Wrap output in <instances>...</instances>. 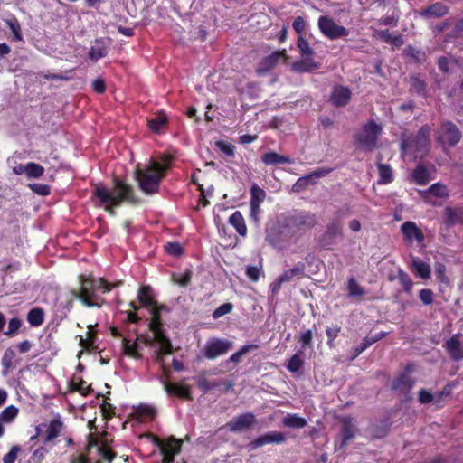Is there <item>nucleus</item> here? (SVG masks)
Segmentation results:
<instances>
[{"instance_id": "nucleus-1", "label": "nucleus", "mask_w": 463, "mask_h": 463, "mask_svg": "<svg viewBox=\"0 0 463 463\" xmlns=\"http://www.w3.org/2000/svg\"><path fill=\"white\" fill-rule=\"evenodd\" d=\"M98 206L103 207L109 214H115V208L119 206L123 201L137 203L132 186L121 180H115L112 189L102 184H97L92 192Z\"/></svg>"}, {"instance_id": "nucleus-2", "label": "nucleus", "mask_w": 463, "mask_h": 463, "mask_svg": "<svg viewBox=\"0 0 463 463\" xmlns=\"http://www.w3.org/2000/svg\"><path fill=\"white\" fill-rule=\"evenodd\" d=\"M161 311H168V308L165 306L157 307L156 304L152 306L151 313L153 315V318L149 323V328L153 334V336L146 337L144 340L146 345L154 346L156 345L158 346L155 351L156 360L158 362L161 361V356L163 354H170L173 353L172 343L161 329Z\"/></svg>"}, {"instance_id": "nucleus-3", "label": "nucleus", "mask_w": 463, "mask_h": 463, "mask_svg": "<svg viewBox=\"0 0 463 463\" xmlns=\"http://www.w3.org/2000/svg\"><path fill=\"white\" fill-rule=\"evenodd\" d=\"M167 168L168 165H162L155 160L150 161L143 168L137 166L135 171V179L138 184L139 189L148 195L156 194Z\"/></svg>"}, {"instance_id": "nucleus-4", "label": "nucleus", "mask_w": 463, "mask_h": 463, "mask_svg": "<svg viewBox=\"0 0 463 463\" xmlns=\"http://www.w3.org/2000/svg\"><path fill=\"white\" fill-rule=\"evenodd\" d=\"M430 128L428 125L422 126L414 136L402 137L401 149L402 154L411 156L413 159L423 157L430 147Z\"/></svg>"}, {"instance_id": "nucleus-5", "label": "nucleus", "mask_w": 463, "mask_h": 463, "mask_svg": "<svg viewBox=\"0 0 463 463\" xmlns=\"http://www.w3.org/2000/svg\"><path fill=\"white\" fill-rule=\"evenodd\" d=\"M382 131V126L371 120L362 128L355 135L354 138L362 149L372 152L377 146L378 138Z\"/></svg>"}, {"instance_id": "nucleus-6", "label": "nucleus", "mask_w": 463, "mask_h": 463, "mask_svg": "<svg viewBox=\"0 0 463 463\" xmlns=\"http://www.w3.org/2000/svg\"><path fill=\"white\" fill-rule=\"evenodd\" d=\"M462 135L458 128L450 121L441 123L437 131V141L443 146L454 147L461 140Z\"/></svg>"}, {"instance_id": "nucleus-7", "label": "nucleus", "mask_w": 463, "mask_h": 463, "mask_svg": "<svg viewBox=\"0 0 463 463\" xmlns=\"http://www.w3.org/2000/svg\"><path fill=\"white\" fill-rule=\"evenodd\" d=\"M80 291L78 292L73 290L71 292L72 296L75 298L80 299L85 306L89 307H99V305L93 300L96 298L95 279L80 276Z\"/></svg>"}, {"instance_id": "nucleus-8", "label": "nucleus", "mask_w": 463, "mask_h": 463, "mask_svg": "<svg viewBox=\"0 0 463 463\" xmlns=\"http://www.w3.org/2000/svg\"><path fill=\"white\" fill-rule=\"evenodd\" d=\"M317 24L321 33L330 40H335L349 35L348 29L342 25L336 24L335 21L329 16H320Z\"/></svg>"}, {"instance_id": "nucleus-9", "label": "nucleus", "mask_w": 463, "mask_h": 463, "mask_svg": "<svg viewBox=\"0 0 463 463\" xmlns=\"http://www.w3.org/2000/svg\"><path fill=\"white\" fill-rule=\"evenodd\" d=\"M316 223V216L308 213L293 214L285 221L286 226L291 229L293 232H303L315 226Z\"/></svg>"}, {"instance_id": "nucleus-10", "label": "nucleus", "mask_w": 463, "mask_h": 463, "mask_svg": "<svg viewBox=\"0 0 463 463\" xmlns=\"http://www.w3.org/2000/svg\"><path fill=\"white\" fill-rule=\"evenodd\" d=\"M232 342L227 339L211 338L203 348V355L208 359H215L227 354L232 348Z\"/></svg>"}, {"instance_id": "nucleus-11", "label": "nucleus", "mask_w": 463, "mask_h": 463, "mask_svg": "<svg viewBox=\"0 0 463 463\" xmlns=\"http://www.w3.org/2000/svg\"><path fill=\"white\" fill-rule=\"evenodd\" d=\"M255 422V415L251 412H246L232 418L225 427L232 432H243L250 430Z\"/></svg>"}, {"instance_id": "nucleus-12", "label": "nucleus", "mask_w": 463, "mask_h": 463, "mask_svg": "<svg viewBox=\"0 0 463 463\" xmlns=\"http://www.w3.org/2000/svg\"><path fill=\"white\" fill-rule=\"evenodd\" d=\"M287 440V438L283 432L280 431H269L266 432L248 444L250 450H254L259 447H262L267 444H283Z\"/></svg>"}, {"instance_id": "nucleus-13", "label": "nucleus", "mask_w": 463, "mask_h": 463, "mask_svg": "<svg viewBox=\"0 0 463 463\" xmlns=\"http://www.w3.org/2000/svg\"><path fill=\"white\" fill-rule=\"evenodd\" d=\"M351 95L352 92L348 87L335 85L332 88L329 100L335 107H344L349 103Z\"/></svg>"}, {"instance_id": "nucleus-14", "label": "nucleus", "mask_w": 463, "mask_h": 463, "mask_svg": "<svg viewBox=\"0 0 463 463\" xmlns=\"http://www.w3.org/2000/svg\"><path fill=\"white\" fill-rule=\"evenodd\" d=\"M449 6L440 2H436L418 11L419 16L424 19L439 18L449 13Z\"/></svg>"}, {"instance_id": "nucleus-15", "label": "nucleus", "mask_w": 463, "mask_h": 463, "mask_svg": "<svg viewBox=\"0 0 463 463\" xmlns=\"http://www.w3.org/2000/svg\"><path fill=\"white\" fill-rule=\"evenodd\" d=\"M281 58H287L285 50L283 51H276L272 52L270 55L265 57L259 67L256 69V72L258 75H264L270 70H272L279 62Z\"/></svg>"}, {"instance_id": "nucleus-16", "label": "nucleus", "mask_w": 463, "mask_h": 463, "mask_svg": "<svg viewBox=\"0 0 463 463\" xmlns=\"http://www.w3.org/2000/svg\"><path fill=\"white\" fill-rule=\"evenodd\" d=\"M460 334H456L446 341L444 347L453 361L463 359V346L460 341Z\"/></svg>"}, {"instance_id": "nucleus-17", "label": "nucleus", "mask_w": 463, "mask_h": 463, "mask_svg": "<svg viewBox=\"0 0 463 463\" xmlns=\"http://www.w3.org/2000/svg\"><path fill=\"white\" fill-rule=\"evenodd\" d=\"M442 218L443 223L448 227L463 225V208L447 206Z\"/></svg>"}, {"instance_id": "nucleus-18", "label": "nucleus", "mask_w": 463, "mask_h": 463, "mask_svg": "<svg viewBox=\"0 0 463 463\" xmlns=\"http://www.w3.org/2000/svg\"><path fill=\"white\" fill-rule=\"evenodd\" d=\"M41 426L42 430L44 429L43 440L44 443H48L60 435L62 429V422L59 419H54L48 425Z\"/></svg>"}, {"instance_id": "nucleus-19", "label": "nucleus", "mask_w": 463, "mask_h": 463, "mask_svg": "<svg viewBox=\"0 0 463 463\" xmlns=\"http://www.w3.org/2000/svg\"><path fill=\"white\" fill-rule=\"evenodd\" d=\"M401 230L406 240L409 241L415 240L418 242H421L424 239L422 232L413 222H405L402 225Z\"/></svg>"}, {"instance_id": "nucleus-20", "label": "nucleus", "mask_w": 463, "mask_h": 463, "mask_svg": "<svg viewBox=\"0 0 463 463\" xmlns=\"http://www.w3.org/2000/svg\"><path fill=\"white\" fill-rule=\"evenodd\" d=\"M411 270L420 277L422 279H427L430 276V266L424 262L422 260L417 257H413L411 259Z\"/></svg>"}, {"instance_id": "nucleus-21", "label": "nucleus", "mask_w": 463, "mask_h": 463, "mask_svg": "<svg viewBox=\"0 0 463 463\" xmlns=\"http://www.w3.org/2000/svg\"><path fill=\"white\" fill-rule=\"evenodd\" d=\"M261 161L267 165H278L293 163V160L290 157L279 155L274 151L265 153L261 156Z\"/></svg>"}, {"instance_id": "nucleus-22", "label": "nucleus", "mask_w": 463, "mask_h": 463, "mask_svg": "<svg viewBox=\"0 0 463 463\" xmlns=\"http://www.w3.org/2000/svg\"><path fill=\"white\" fill-rule=\"evenodd\" d=\"M306 265L304 262L298 261L291 269L285 270L281 275V280L289 282L294 279L302 278L305 275Z\"/></svg>"}, {"instance_id": "nucleus-23", "label": "nucleus", "mask_w": 463, "mask_h": 463, "mask_svg": "<svg viewBox=\"0 0 463 463\" xmlns=\"http://www.w3.org/2000/svg\"><path fill=\"white\" fill-rule=\"evenodd\" d=\"M326 173L327 171L326 170H317L307 176L298 178L293 186L294 191L299 192L301 189L306 188L308 184H313V179L324 176L326 175Z\"/></svg>"}, {"instance_id": "nucleus-24", "label": "nucleus", "mask_w": 463, "mask_h": 463, "mask_svg": "<svg viewBox=\"0 0 463 463\" xmlns=\"http://www.w3.org/2000/svg\"><path fill=\"white\" fill-rule=\"evenodd\" d=\"M108 53V46L104 41L97 40L89 51V58L97 61L98 60L105 57Z\"/></svg>"}, {"instance_id": "nucleus-25", "label": "nucleus", "mask_w": 463, "mask_h": 463, "mask_svg": "<svg viewBox=\"0 0 463 463\" xmlns=\"http://www.w3.org/2000/svg\"><path fill=\"white\" fill-rule=\"evenodd\" d=\"M415 381L406 373L402 374L392 383V388L402 392H409L414 385Z\"/></svg>"}, {"instance_id": "nucleus-26", "label": "nucleus", "mask_w": 463, "mask_h": 463, "mask_svg": "<svg viewBox=\"0 0 463 463\" xmlns=\"http://www.w3.org/2000/svg\"><path fill=\"white\" fill-rule=\"evenodd\" d=\"M229 222H230L231 225H232L234 227L236 232L241 236H243V237L246 236V234H247V227H246V224H245L244 218H243L242 214L241 213V212H239V211L234 212L230 216Z\"/></svg>"}, {"instance_id": "nucleus-27", "label": "nucleus", "mask_w": 463, "mask_h": 463, "mask_svg": "<svg viewBox=\"0 0 463 463\" xmlns=\"http://www.w3.org/2000/svg\"><path fill=\"white\" fill-rule=\"evenodd\" d=\"M343 427H342V436L343 440L341 447H344L348 440L353 439L356 433V428L353 423V420L351 418H344L342 420Z\"/></svg>"}, {"instance_id": "nucleus-28", "label": "nucleus", "mask_w": 463, "mask_h": 463, "mask_svg": "<svg viewBox=\"0 0 463 463\" xmlns=\"http://www.w3.org/2000/svg\"><path fill=\"white\" fill-rule=\"evenodd\" d=\"M165 390L170 395H176L182 398L190 399V388L187 385L165 383Z\"/></svg>"}, {"instance_id": "nucleus-29", "label": "nucleus", "mask_w": 463, "mask_h": 463, "mask_svg": "<svg viewBox=\"0 0 463 463\" xmlns=\"http://www.w3.org/2000/svg\"><path fill=\"white\" fill-rule=\"evenodd\" d=\"M282 423L285 427L294 428V429H302V428L306 427L307 424V420L304 418H302L297 414H291V413L287 414L283 418Z\"/></svg>"}, {"instance_id": "nucleus-30", "label": "nucleus", "mask_w": 463, "mask_h": 463, "mask_svg": "<svg viewBox=\"0 0 463 463\" xmlns=\"http://www.w3.org/2000/svg\"><path fill=\"white\" fill-rule=\"evenodd\" d=\"M317 68L318 65L311 57H306L301 61H297L292 64V70L297 72H307Z\"/></svg>"}, {"instance_id": "nucleus-31", "label": "nucleus", "mask_w": 463, "mask_h": 463, "mask_svg": "<svg viewBox=\"0 0 463 463\" xmlns=\"http://www.w3.org/2000/svg\"><path fill=\"white\" fill-rule=\"evenodd\" d=\"M442 398V392H438L436 394H433L432 392L421 389L419 392V402L421 404H427V403H435L438 404L440 402Z\"/></svg>"}, {"instance_id": "nucleus-32", "label": "nucleus", "mask_w": 463, "mask_h": 463, "mask_svg": "<svg viewBox=\"0 0 463 463\" xmlns=\"http://www.w3.org/2000/svg\"><path fill=\"white\" fill-rule=\"evenodd\" d=\"M414 181L420 185L427 184L430 179V172L422 165H419L412 173Z\"/></svg>"}, {"instance_id": "nucleus-33", "label": "nucleus", "mask_w": 463, "mask_h": 463, "mask_svg": "<svg viewBox=\"0 0 463 463\" xmlns=\"http://www.w3.org/2000/svg\"><path fill=\"white\" fill-rule=\"evenodd\" d=\"M424 198L428 194H430L439 198H445L449 196V192L447 187L440 183H436L430 185L426 191L421 192Z\"/></svg>"}, {"instance_id": "nucleus-34", "label": "nucleus", "mask_w": 463, "mask_h": 463, "mask_svg": "<svg viewBox=\"0 0 463 463\" xmlns=\"http://www.w3.org/2000/svg\"><path fill=\"white\" fill-rule=\"evenodd\" d=\"M342 235H343V223L332 219V221L329 222V224L326 227V231L324 234V237L333 239V238L340 237Z\"/></svg>"}, {"instance_id": "nucleus-35", "label": "nucleus", "mask_w": 463, "mask_h": 463, "mask_svg": "<svg viewBox=\"0 0 463 463\" xmlns=\"http://www.w3.org/2000/svg\"><path fill=\"white\" fill-rule=\"evenodd\" d=\"M15 352L12 348H7L1 359V364L4 368L3 373L6 374L10 368L14 367V359L15 358Z\"/></svg>"}, {"instance_id": "nucleus-36", "label": "nucleus", "mask_w": 463, "mask_h": 463, "mask_svg": "<svg viewBox=\"0 0 463 463\" xmlns=\"http://www.w3.org/2000/svg\"><path fill=\"white\" fill-rule=\"evenodd\" d=\"M378 170L380 175V184H389L392 181V170L389 165L379 163Z\"/></svg>"}, {"instance_id": "nucleus-37", "label": "nucleus", "mask_w": 463, "mask_h": 463, "mask_svg": "<svg viewBox=\"0 0 463 463\" xmlns=\"http://www.w3.org/2000/svg\"><path fill=\"white\" fill-rule=\"evenodd\" d=\"M151 288L149 286L142 287L138 292V300L145 307H152L155 301L151 296Z\"/></svg>"}, {"instance_id": "nucleus-38", "label": "nucleus", "mask_w": 463, "mask_h": 463, "mask_svg": "<svg viewBox=\"0 0 463 463\" xmlns=\"http://www.w3.org/2000/svg\"><path fill=\"white\" fill-rule=\"evenodd\" d=\"M265 197L266 192L262 188L259 187L257 184L251 186L250 204H261Z\"/></svg>"}, {"instance_id": "nucleus-39", "label": "nucleus", "mask_w": 463, "mask_h": 463, "mask_svg": "<svg viewBox=\"0 0 463 463\" xmlns=\"http://www.w3.org/2000/svg\"><path fill=\"white\" fill-rule=\"evenodd\" d=\"M258 347L259 346L254 344L243 345L238 352L232 354L227 362L238 364L241 361V358L244 354L258 349Z\"/></svg>"}, {"instance_id": "nucleus-40", "label": "nucleus", "mask_w": 463, "mask_h": 463, "mask_svg": "<svg viewBox=\"0 0 463 463\" xmlns=\"http://www.w3.org/2000/svg\"><path fill=\"white\" fill-rule=\"evenodd\" d=\"M156 444L160 448L161 453L174 452L175 450V445L180 444V447L182 446V440L170 438L166 443H164L159 439H156Z\"/></svg>"}, {"instance_id": "nucleus-41", "label": "nucleus", "mask_w": 463, "mask_h": 463, "mask_svg": "<svg viewBox=\"0 0 463 463\" xmlns=\"http://www.w3.org/2000/svg\"><path fill=\"white\" fill-rule=\"evenodd\" d=\"M27 320L33 326H39L43 322V312L41 308H33L29 311Z\"/></svg>"}, {"instance_id": "nucleus-42", "label": "nucleus", "mask_w": 463, "mask_h": 463, "mask_svg": "<svg viewBox=\"0 0 463 463\" xmlns=\"http://www.w3.org/2000/svg\"><path fill=\"white\" fill-rule=\"evenodd\" d=\"M122 346H123L124 353L127 355L132 356L136 359L140 358V354L138 353V350H137L138 345L137 343L132 344L130 342V340L124 338L122 341Z\"/></svg>"}, {"instance_id": "nucleus-43", "label": "nucleus", "mask_w": 463, "mask_h": 463, "mask_svg": "<svg viewBox=\"0 0 463 463\" xmlns=\"http://www.w3.org/2000/svg\"><path fill=\"white\" fill-rule=\"evenodd\" d=\"M347 289L349 296L362 297L365 294L364 288H362L354 278H350L347 283Z\"/></svg>"}, {"instance_id": "nucleus-44", "label": "nucleus", "mask_w": 463, "mask_h": 463, "mask_svg": "<svg viewBox=\"0 0 463 463\" xmlns=\"http://www.w3.org/2000/svg\"><path fill=\"white\" fill-rule=\"evenodd\" d=\"M302 351H298L288 361L287 368L289 372L296 373L298 372L302 365L304 364V361L301 358Z\"/></svg>"}, {"instance_id": "nucleus-45", "label": "nucleus", "mask_w": 463, "mask_h": 463, "mask_svg": "<svg viewBox=\"0 0 463 463\" xmlns=\"http://www.w3.org/2000/svg\"><path fill=\"white\" fill-rule=\"evenodd\" d=\"M17 414L18 409L14 405H10L0 413V420L3 423H9L14 420Z\"/></svg>"}, {"instance_id": "nucleus-46", "label": "nucleus", "mask_w": 463, "mask_h": 463, "mask_svg": "<svg viewBox=\"0 0 463 463\" xmlns=\"http://www.w3.org/2000/svg\"><path fill=\"white\" fill-rule=\"evenodd\" d=\"M26 168V175L28 178H39L44 173V169L42 165L33 162L27 163Z\"/></svg>"}, {"instance_id": "nucleus-47", "label": "nucleus", "mask_w": 463, "mask_h": 463, "mask_svg": "<svg viewBox=\"0 0 463 463\" xmlns=\"http://www.w3.org/2000/svg\"><path fill=\"white\" fill-rule=\"evenodd\" d=\"M5 23L14 34V40L17 42L22 41L23 36L19 22L14 18L13 20H6Z\"/></svg>"}, {"instance_id": "nucleus-48", "label": "nucleus", "mask_w": 463, "mask_h": 463, "mask_svg": "<svg viewBox=\"0 0 463 463\" xmlns=\"http://www.w3.org/2000/svg\"><path fill=\"white\" fill-rule=\"evenodd\" d=\"M192 271L187 270L184 273L173 274L172 279L175 284L182 287H186L191 280Z\"/></svg>"}, {"instance_id": "nucleus-49", "label": "nucleus", "mask_w": 463, "mask_h": 463, "mask_svg": "<svg viewBox=\"0 0 463 463\" xmlns=\"http://www.w3.org/2000/svg\"><path fill=\"white\" fill-rule=\"evenodd\" d=\"M21 326L22 320L17 317H14L9 320L8 329L4 334L9 337H13L18 334Z\"/></svg>"}, {"instance_id": "nucleus-50", "label": "nucleus", "mask_w": 463, "mask_h": 463, "mask_svg": "<svg viewBox=\"0 0 463 463\" xmlns=\"http://www.w3.org/2000/svg\"><path fill=\"white\" fill-rule=\"evenodd\" d=\"M165 115H159L149 121V128L153 132L158 133L161 130V128L165 125Z\"/></svg>"}, {"instance_id": "nucleus-51", "label": "nucleus", "mask_w": 463, "mask_h": 463, "mask_svg": "<svg viewBox=\"0 0 463 463\" xmlns=\"http://www.w3.org/2000/svg\"><path fill=\"white\" fill-rule=\"evenodd\" d=\"M297 44L302 55L311 57L314 54L313 49L309 46L308 42L304 37L299 36Z\"/></svg>"}, {"instance_id": "nucleus-52", "label": "nucleus", "mask_w": 463, "mask_h": 463, "mask_svg": "<svg viewBox=\"0 0 463 463\" xmlns=\"http://www.w3.org/2000/svg\"><path fill=\"white\" fill-rule=\"evenodd\" d=\"M216 147L225 154L227 156H233L235 152V146L231 144L222 140L215 142Z\"/></svg>"}, {"instance_id": "nucleus-53", "label": "nucleus", "mask_w": 463, "mask_h": 463, "mask_svg": "<svg viewBox=\"0 0 463 463\" xmlns=\"http://www.w3.org/2000/svg\"><path fill=\"white\" fill-rule=\"evenodd\" d=\"M165 250L167 253L173 256H180L183 253V247L178 242H167L165 245Z\"/></svg>"}, {"instance_id": "nucleus-54", "label": "nucleus", "mask_w": 463, "mask_h": 463, "mask_svg": "<svg viewBox=\"0 0 463 463\" xmlns=\"http://www.w3.org/2000/svg\"><path fill=\"white\" fill-rule=\"evenodd\" d=\"M261 274V267L247 266L246 275L251 281H258Z\"/></svg>"}, {"instance_id": "nucleus-55", "label": "nucleus", "mask_w": 463, "mask_h": 463, "mask_svg": "<svg viewBox=\"0 0 463 463\" xmlns=\"http://www.w3.org/2000/svg\"><path fill=\"white\" fill-rule=\"evenodd\" d=\"M20 451L19 446H13L10 451L4 456L3 463H14Z\"/></svg>"}, {"instance_id": "nucleus-56", "label": "nucleus", "mask_w": 463, "mask_h": 463, "mask_svg": "<svg viewBox=\"0 0 463 463\" xmlns=\"http://www.w3.org/2000/svg\"><path fill=\"white\" fill-rule=\"evenodd\" d=\"M232 309V305L231 303H225L217 307L213 313V318H219L228 313H230Z\"/></svg>"}, {"instance_id": "nucleus-57", "label": "nucleus", "mask_w": 463, "mask_h": 463, "mask_svg": "<svg viewBox=\"0 0 463 463\" xmlns=\"http://www.w3.org/2000/svg\"><path fill=\"white\" fill-rule=\"evenodd\" d=\"M386 335V333L384 332H381L375 335H371V336H366L363 339V342L362 344L366 347L368 348L370 345H372L373 344L378 342L379 340H381L382 338H383L384 336Z\"/></svg>"}, {"instance_id": "nucleus-58", "label": "nucleus", "mask_w": 463, "mask_h": 463, "mask_svg": "<svg viewBox=\"0 0 463 463\" xmlns=\"http://www.w3.org/2000/svg\"><path fill=\"white\" fill-rule=\"evenodd\" d=\"M419 297L424 305H430L433 302V292L430 289H421Z\"/></svg>"}, {"instance_id": "nucleus-59", "label": "nucleus", "mask_w": 463, "mask_h": 463, "mask_svg": "<svg viewBox=\"0 0 463 463\" xmlns=\"http://www.w3.org/2000/svg\"><path fill=\"white\" fill-rule=\"evenodd\" d=\"M350 214V209L348 207H343L335 212L333 220L342 222V221L348 217Z\"/></svg>"}, {"instance_id": "nucleus-60", "label": "nucleus", "mask_w": 463, "mask_h": 463, "mask_svg": "<svg viewBox=\"0 0 463 463\" xmlns=\"http://www.w3.org/2000/svg\"><path fill=\"white\" fill-rule=\"evenodd\" d=\"M99 452L101 458L108 462H111L116 457V454L105 446L99 447Z\"/></svg>"}, {"instance_id": "nucleus-61", "label": "nucleus", "mask_w": 463, "mask_h": 463, "mask_svg": "<svg viewBox=\"0 0 463 463\" xmlns=\"http://www.w3.org/2000/svg\"><path fill=\"white\" fill-rule=\"evenodd\" d=\"M31 189L40 195H47L50 194V188L46 184H34L30 185Z\"/></svg>"}, {"instance_id": "nucleus-62", "label": "nucleus", "mask_w": 463, "mask_h": 463, "mask_svg": "<svg viewBox=\"0 0 463 463\" xmlns=\"http://www.w3.org/2000/svg\"><path fill=\"white\" fill-rule=\"evenodd\" d=\"M292 26L296 33L300 34L306 27L305 20L301 16H298L294 19Z\"/></svg>"}, {"instance_id": "nucleus-63", "label": "nucleus", "mask_w": 463, "mask_h": 463, "mask_svg": "<svg viewBox=\"0 0 463 463\" xmlns=\"http://www.w3.org/2000/svg\"><path fill=\"white\" fill-rule=\"evenodd\" d=\"M302 344V347L308 346L310 347L312 345V332L311 330H307L306 332L302 333L300 335V340Z\"/></svg>"}, {"instance_id": "nucleus-64", "label": "nucleus", "mask_w": 463, "mask_h": 463, "mask_svg": "<svg viewBox=\"0 0 463 463\" xmlns=\"http://www.w3.org/2000/svg\"><path fill=\"white\" fill-rule=\"evenodd\" d=\"M95 288L97 290H101L102 292H108L110 290L111 286L103 280L102 279H95Z\"/></svg>"}]
</instances>
